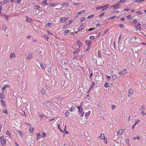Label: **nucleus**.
<instances>
[{"label":"nucleus","mask_w":146,"mask_h":146,"mask_svg":"<svg viewBox=\"0 0 146 146\" xmlns=\"http://www.w3.org/2000/svg\"><path fill=\"white\" fill-rule=\"evenodd\" d=\"M119 27L120 28H122L123 27H124V25L123 24H120L119 25Z\"/></svg>","instance_id":"nucleus-49"},{"label":"nucleus","mask_w":146,"mask_h":146,"mask_svg":"<svg viewBox=\"0 0 146 146\" xmlns=\"http://www.w3.org/2000/svg\"><path fill=\"white\" fill-rule=\"evenodd\" d=\"M39 116L41 118V120H42V118L43 117V115L42 114H39Z\"/></svg>","instance_id":"nucleus-52"},{"label":"nucleus","mask_w":146,"mask_h":146,"mask_svg":"<svg viewBox=\"0 0 146 146\" xmlns=\"http://www.w3.org/2000/svg\"><path fill=\"white\" fill-rule=\"evenodd\" d=\"M145 110V107H143V106H142V108H141L140 110V111L141 113H142V115H143L144 116H145L146 115V113H144V112Z\"/></svg>","instance_id":"nucleus-5"},{"label":"nucleus","mask_w":146,"mask_h":146,"mask_svg":"<svg viewBox=\"0 0 146 146\" xmlns=\"http://www.w3.org/2000/svg\"><path fill=\"white\" fill-rule=\"evenodd\" d=\"M141 0H135L134 1V2L135 3H137L138 2H141Z\"/></svg>","instance_id":"nucleus-45"},{"label":"nucleus","mask_w":146,"mask_h":146,"mask_svg":"<svg viewBox=\"0 0 146 146\" xmlns=\"http://www.w3.org/2000/svg\"><path fill=\"white\" fill-rule=\"evenodd\" d=\"M17 132L19 134L20 136L21 137L23 135V133L22 132L21 130H18Z\"/></svg>","instance_id":"nucleus-20"},{"label":"nucleus","mask_w":146,"mask_h":146,"mask_svg":"<svg viewBox=\"0 0 146 146\" xmlns=\"http://www.w3.org/2000/svg\"><path fill=\"white\" fill-rule=\"evenodd\" d=\"M118 49L119 50L122 51L124 48V44L122 43H120L118 44Z\"/></svg>","instance_id":"nucleus-3"},{"label":"nucleus","mask_w":146,"mask_h":146,"mask_svg":"<svg viewBox=\"0 0 146 146\" xmlns=\"http://www.w3.org/2000/svg\"><path fill=\"white\" fill-rule=\"evenodd\" d=\"M127 70L126 69H123L122 71H121L119 73V74L122 75L125 74L126 73Z\"/></svg>","instance_id":"nucleus-7"},{"label":"nucleus","mask_w":146,"mask_h":146,"mask_svg":"<svg viewBox=\"0 0 146 146\" xmlns=\"http://www.w3.org/2000/svg\"><path fill=\"white\" fill-rule=\"evenodd\" d=\"M26 21L28 22H32L33 20L31 19L30 18L28 17L27 16H26Z\"/></svg>","instance_id":"nucleus-14"},{"label":"nucleus","mask_w":146,"mask_h":146,"mask_svg":"<svg viewBox=\"0 0 146 146\" xmlns=\"http://www.w3.org/2000/svg\"><path fill=\"white\" fill-rule=\"evenodd\" d=\"M67 18L66 17H64L61 20L60 22L61 23H64L65 22V21L67 20Z\"/></svg>","instance_id":"nucleus-19"},{"label":"nucleus","mask_w":146,"mask_h":146,"mask_svg":"<svg viewBox=\"0 0 146 146\" xmlns=\"http://www.w3.org/2000/svg\"><path fill=\"white\" fill-rule=\"evenodd\" d=\"M33 128H30L29 131L30 132L32 133L33 131Z\"/></svg>","instance_id":"nucleus-54"},{"label":"nucleus","mask_w":146,"mask_h":146,"mask_svg":"<svg viewBox=\"0 0 146 146\" xmlns=\"http://www.w3.org/2000/svg\"><path fill=\"white\" fill-rule=\"evenodd\" d=\"M120 2H118V3H116V5H115V6L116 7H118L120 5Z\"/></svg>","instance_id":"nucleus-40"},{"label":"nucleus","mask_w":146,"mask_h":146,"mask_svg":"<svg viewBox=\"0 0 146 146\" xmlns=\"http://www.w3.org/2000/svg\"><path fill=\"white\" fill-rule=\"evenodd\" d=\"M40 66L42 69H45L46 66L45 64H44L43 63H41L40 64Z\"/></svg>","instance_id":"nucleus-17"},{"label":"nucleus","mask_w":146,"mask_h":146,"mask_svg":"<svg viewBox=\"0 0 146 146\" xmlns=\"http://www.w3.org/2000/svg\"><path fill=\"white\" fill-rule=\"evenodd\" d=\"M104 141V142L106 143H107V140L105 138H104V139H103Z\"/></svg>","instance_id":"nucleus-60"},{"label":"nucleus","mask_w":146,"mask_h":146,"mask_svg":"<svg viewBox=\"0 0 146 146\" xmlns=\"http://www.w3.org/2000/svg\"><path fill=\"white\" fill-rule=\"evenodd\" d=\"M141 25L139 23H138L137 24V25L135 26L134 27H135L136 31L139 32L141 31Z\"/></svg>","instance_id":"nucleus-2"},{"label":"nucleus","mask_w":146,"mask_h":146,"mask_svg":"<svg viewBox=\"0 0 146 146\" xmlns=\"http://www.w3.org/2000/svg\"><path fill=\"white\" fill-rule=\"evenodd\" d=\"M127 0H121L119 2H120H120L123 3L125 1H126Z\"/></svg>","instance_id":"nucleus-58"},{"label":"nucleus","mask_w":146,"mask_h":146,"mask_svg":"<svg viewBox=\"0 0 146 146\" xmlns=\"http://www.w3.org/2000/svg\"><path fill=\"white\" fill-rule=\"evenodd\" d=\"M89 38L90 39H93L94 38V37L93 36H90Z\"/></svg>","instance_id":"nucleus-55"},{"label":"nucleus","mask_w":146,"mask_h":146,"mask_svg":"<svg viewBox=\"0 0 146 146\" xmlns=\"http://www.w3.org/2000/svg\"><path fill=\"white\" fill-rule=\"evenodd\" d=\"M1 103L3 107H5L6 106V104H5L3 100H1Z\"/></svg>","instance_id":"nucleus-26"},{"label":"nucleus","mask_w":146,"mask_h":146,"mask_svg":"<svg viewBox=\"0 0 146 146\" xmlns=\"http://www.w3.org/2000/svg\"><path fill=\"white\" fill-rule=\"evenodd\" d=\"M86 25V24L84 23L82 24L81 25V27H82L85 26Z\"/></svg>","instance_id":"nucleus-64"},{"label":"nucleus","mask_w":146,"mask_h":146,"mask_svg":"<svg viewBox=\"0 0 146 146\" xmlns=\"http://www.w3.org/2000/svg\"><path fill=\"white\" fill-rule=\"evenodd\" d=\"M80 48H77L73 52V54L75 55V54L78 53L80 51Z\"/></svg>","instance_id":"nucleus-13"},{"label":"nucleus","mask_w":146,"mask_h":146,"mask_svg":"<svg viewBox=\"0 0 146 146\" xmlns=\"http://www.w3.org/2000/svg\"><path fill=\"white\" fill-rule=\"evenodd\" d=\"M76 45L78 46L79 48H80V47L82 46V44L80 40H78L76 42Z\"/></svg>","instance_id":"nucleus-6"},{"label":"nucleus","mask_w":146,"mask_h":146,"mask_svg":"<svg viewBox=\"0 0 146 146\" xmlns=\"http://www.w3.org/2000/svg\"><path fill=\"white\" fill-rule=\"evenodd\" d=\"M90 111L86 113L85 114V115L86 116H89L90 115Z\"/></svg>","instance_id":"nucleus-41"},{"label":"nucleus","mask_w":146,"mask_h":146,"mask_svg":"<svg viewBox=\"0 0 146 146\" xmlns=\"http://www.w3.org/2000/svg\"><path fill=\"white\" fill-rule=\"evenodd\" d=\"M94 84H95L94 82H93L91 86H90V90H90L93 89V88L94 87Z\"/></svg>","instance_id":"nucleus-22"},{"label":"nucleus","mask_w":146,"mask_h":146,"mask_svg":"<svg viewBox=\"0 0 146 146\" xmlns=\"http://www.w3.org/2000/svg\"><path fill=\"white\" fill-rule=\"evenodd\" d=\"M124 130L125 129H122L121 130H119L117 133V135H119L121 134L124 131Z\"/></svg>","instance_id":"nucleus-11"},{"label":"nucleus","mask_w":146,"mask_h":146,"mask_svg":"<svg viewBox=\"0 0 146 146\" xmlns=\"http://www.w3.org/2000/svg\"><path fill=\"white\" fill-rule=\"evenodd\" d=\"M140 121V120H137L136 121L135 124L132 127V128H134V127L136 125V124L139 122Z\"/></svg>","instance_id":"nucleus-25"},{"label":"nucleus","mask_w":146,"mask_h":146,"mask_svg":"<svg viewBox=\"0 0 146 146\" xmlns=\"http://www.w3.org/2000/svg\"><path fill=\"white\" fill-rule=\"evenodd\" d=\"M129 93L131 94L133 93V91L131 89H129Z\"/></svg>","instance_id":"nucleus-36"},{"label":"nucleus","mask_w":146,"mask_h":146,"mask_svg":"<svg viewBox=\"0 0 146 146\" xmlns=\"http://www.w3.org/2000/svg\"><path fill=\"white\" fill-rule=\"evenodd\" d=\"M137 21L136 19H135L133 21V22L134 24H136L137 23Z\"/></svg>","instance_id":"nucleus-48"},{"label":"nucleus","mask_w":146,"mask_h":146,"mask_svg":"<svg viewBox=\"0 0 146 146\" xmlns=\"http://www.w3.org/2000/svg\"><path fill=\"white\" fill-rule=\"evenodd\" d=\"M44 37L47 40L49 38V37L47 36H44Z\"/></svg>","instance_id":"nucleus-63"},{"label":"nucleus","mask_w":146,"mask_h":146,"mask_svg":"<svg viewBox=\"0 0 146 146\" xmlns=\"http://www.w3.org/2000/svg\"><path fill=\"white\" fill-rule=\"evenodd\" d=\"M84 113V111H82V112H80L79 114L80 116L82 117L83 116Z\"/></svg>","instance_id":"nucleus-34"},{"label":"nucleus","mask_w":146,"mask_h":146,"mask_svg":"<svg viewBox=\"0 0 146 146\" xmlns=\"http://www.w3.org/2000/svg\"><path fill=\"white\" fill-rule=\"evenodd\" d=\"M0 140L1 141V144H5L6 143V141L4 137L3 136H2L0 137Z\"/></svg>","instance_id":"nucleus-4"},{"label":"nucleus","mask_w":146,"mask_h":146,"mask_svg":"<svg viewBox=\"0 0 146 146\" xmlns=\"http://www.w3.org/2000/svg\"><path fill=\"white\" fill-rule=\"evenodd\" d=\"M9 1V0H4V2L6 3H7Z\"/></svg>","instance_id":"nucleus-53"},{"label":"nucleus","mask_w":146,"mask_h":146,"mask_svg":"<svg viewBox=\"0 0 146 146\" xmlns=\"http://www.w3.org/2000/svg\"><path fill=\"white\" fill-rule=\"evenodd\" d=\"M115 106L114 105H112L111 106L112 109L113 110H114L115 109Z\"/></svg>","instance_id":"nucleus-61"},{"label":"nucleus","mask_w":146,"mask_h":146,"mask_svg":"<svg viewBox=\"0 0 146 146\" xmlns=\"http://www.w3.org/2000/svg\"><path fill=\"white\" fill-rule=\"evenodd\" d=\"M85 42L86 44L88 47L91 44L92 42L91 41L86 40Z\"/></svg>","instance_id":"nucleus-12"},{"label":"nucleus","mask_w":146,"mask_h":146,"mask_svg":"<svg viewBox=\"0 0 146 146\" xmlns=\"http://www.w3.org/2000/svg\"><path fill=\"white\" fill-rule=\"evenodd\" d=\"M9 86L8 85H6L2 88V91L3 93L4 92L5 88L7 87H9Z\"/></svg>","instance_id":"nucleus-10"},{"label":"nucleus","mask_w":146,"mask_h":146,"mask_svg":"<svg viewBox=\"0 0 146 146\" xmlns=\"http://www.w3.org/2000/svg\"><path fill=\"white\" fill-rule=\"evenodd\" d=\"M15 57V54L14 53H12L10 55V58H12Z\"/></svg>","instance_id":"nucleus-27"},{"label":"nucleus","mask_w":146,"mask_h":146,"mask_svg":"<svg viewBox=\"0 0 146 146\" xmlns=\"http://www.w3.org/2000/svg\"><path fill=\"white\" fill-rule=\"evenodd\" d=\"M46 134L42 132V134L41 135L42 137H44L46 136Z\"/></svg>","instance_id":"nucleus-37"},{"label":"nucleus","mask_w":146,"mask_h":146,"mask_svg":"<svg viewBox=\"0 0 146 146\" xmlns=\"http://www.w3.org/2000/svg\"><path fill=\"white\" fill-rule=\"evenodd\" d=\"M47 0H44L43 1L42 3L44 5H48V3L46 2Z\"/></svg>","instance_id":"nucleus-30"},{"label":"nucleus","mask_w":146,"mask_h":146,"mask_svg":"<svg viewBox=\"0 0 146 146\" xmlns=\"http://www.w3.org/2000/svg\"><path fill=\"white\" fill-rule=\"evenodd\" d=\"M105 137L104 136V134L102 133L101 135L98 138V139H103L104 138H105Z\"/></svg>","instance_id":"nucleus-16"},{"label":"nucleus","mask_w":146,"mask_h":146,"mask_svg":"<svg viewBox=\"0 0 146 146\" xmlns=\"http://www.w3.org/2000/svg\"><path fill=\"white\" fill-rule=\"evenodd\" d=\"M143 11H144V10H142V11H137L136 12V13L138 14H139L140 15H141V14H142L143 13Z\"/></svg>","instance_id":"nucleus-18"},{"label":"nucleus","mask_w":146,"mask_h":146,"mask_svg":"<svg viewBox=\"0 0 146 146\" xmlns=\"http://www.w3.org/2000/svg\"><path fill=\"white\" fill-rule=\"evenodd\" d=\"M37 140H38L41 137V135L39 133H37Z\"/></svg>","instance_id":"nucleus-21"},{"label":"nucleus","mask_w":146,"mask_h":146,"mask_svg":"<svg viewBox=\"0 0 146 146\" xmlns=\"http://www.w3.org/2000/svg\"><path fill=\"white\" fill-rule=\"evenodd\" d=\"M107 77L108 80H110L111 79V77L107 75Z\"/></svg>","instance_id":"nucleus-62"},{"label":"nucleus","mask_w":146,"mask_h":146,"mask_svg":"<svg viewBox=\"0 0 146 146\" xmlns=\"http://www.w3.org/2000/svg\"><path fill=\"white\" fill-rule=\"evenodd\" d=\"M84 11H85L84 10L81 11H79L78 13V15L82 14L84 12Z\"/></svg>","instance_id":"nucleus-32"},{"label":"nucleus","mask_w":146,"mask_h":146,"mask_svg":"<svg viewBox=\"0 0 146 146\" xmlns=\"http://www.w3.org/2000/svg\"><path fill=\"white\" fill-rule=\"evenodd\" d=\"M49 5L50 6V7H52L53 6H54L55 5V3H53L52 4H51V3H50Z\"/></svg>","instance_id":"nucleus-46"},{"label":"nucleus","mask_w":146,"mask_h":146,"mask_svg":"<svg viewBox=\"0 0 146 146\" xmlns=\"http://www.w3.org/2000/svg\"><path fill=\"white\" fill-rule=\"evenodd\" d=\"M112 78H113V79L115 80L117 78V76L115 74H113L112 76Z\"/></svg>","instance_id":"nucleus-33"},{"label":"nucleus","mask_w":146,"mask_h":146,"mask_svg":"<svg viewBox=\"0 0 146 146\" xmlns=\"http://www.w3.org/2000/svg\"><path fill=\"white\" fill-rule=\"evenodd\" d=\"M109 6V4H106V5L102 6L100 7H96V9L97 10H100L102 9H103L101 10V11H102L105 10L107 9L108 8Z\"/></svg>","instance_id":"nucleus-1"},{"label":"nucleus","mask_w":146,"mask_h":146,"mask_svg":"<svg viewBox=\"0 0 146 146\" xmlns=\"http://www.w3.org/2000/svg\"><path fill=\"white\" fill-rule=\"evenodd\" d=\"M61 5L63 6L65 5L66 7H67L69 5V3H67L64 2L62 3Z\"/></svg>","instance_id":"nucleus-24"},{"label":"nucleus","mask_w":146,"mask_h":146,"mask_svg":"<svg viewBox=\"0 0 146 146\" xmlns=\"http://www.w3.org/2000/svg\"><path fill=\"white\" fill-rule=\"evenodd\" d=\"M4 17L5 19V20H8V16H7L6 15H4Z\"/></svg>","instance_id":"nucleus-51"},{"label":"nucleus","mask_w":146,"mask_h":146,"mask_svg":"<svg viewBox=\"0 0 146 146\" xmlns=\"http://www.w3.org/2000/svg\"><path fill=\"white\" fill-rule=\"evenodd\" d=\"M94 15H90L87 18H92V17L94 16Z\"/></svg>","instance_id":"nucleus-59"},{"label":"nucleus","mask_w":146,"mask_h":146,"mask_svg":"<svg viewBox=\"0 0 146 146\" xmlns=\"http://www.w3.org/2000/svg\"><path fill=\"white\" fill-rule=\"evenodd\" d=\"M21 1V0H17L15 2L17 4H18L19 3V2H20Z\"/></svg>","instance_id":"nucleus-57"},{"label":"nucleus","mask_w":146,"mask_h":146,"mask_svg":"<svg viewBox=\"0 0 146 146\" xmlns=\"http://www.w3.org/2000/svg\"><path fill=\"white\" fill-rule=\"evenodd\" d=\"M6 134L7 135H9V136H10V135H11L10 133H9V132L7 130V131H6Z\"/></svg>","instance_id":"nucleus-42"},{"label":"nucleus","mask_w":146,"mask_h":146,"mask_svg":"<svg viewBox=\"0 0 146 146\" xmlns=\"http://www.w3.org/2000/svg\"><path fill=\"white\" fill-rule=\"evenodd\" d=\"M69 32V30H66L64 31V35H66V34L68 33Z\"/></svg>","instance_id":"nucleus-35"},{"label":"nucleus","mask_w":146,"mask_h":146,"mask_svg":"<svg viewBox=\"0 0 146 146\" xmlns=\"http://www.w3.org/2000/svg\"><path fill=\"white\" fill-rule=\"evenodd\" d=\"M51 25V24L50 23H48L46 25V27H50Z\"/></svg>","instance_id":"nucleus-44"},{"label":"nucleus","mask_w":146,"mask_h":146,"mask_svg":"<svg viewBox=\"0 0 146 146\" xmlns=\"http://www.w3.org/2000/svg\"><path fill=\"white\" fill-rule=\"evenodd\" d=\"M104 86L106 88H108L109 86V85L108 83L106 82L104 84Z\"/></svg>","instance_id":"nucleus-38"},{"label":"nucleus","mask_w":146,"mask_h":146,"mask_svg":"<svg viewBox=\"0 0 146 146\" xmlns=\"http://www.w3.org/2000/svg\"><path fill=\"white\" fill-rule=\"evenodd\" d=\"M74 107L73 106H72L71 108L70 109V111H74Z\"/></svg>","instance_id":"nucleus-39"},{"label":"nucleus","mask_w":146,"mask_h":146,"mask_svg":"<svg viewBox=\"0 0 146 146\" xmlns=\"http://www.w3.org/2000/svg\"><path fill=\"white\" fill-rule=\"evenodd\" d=\"M105 12H104V13H101L99 16L100 17H102V16H103L105 14Z\"/></svg>","instance_id":"nucleus-50"},{"label":"nucleus","mask_w":146,"mask_h":146,"mask_svg":"<svg viewBox=\"0 0 146 146\" xmlns=\"http://www.w3.org/2000/svg\"><path fill=\"white\" fill-rule=\"evenodd\" d=\"M33 58L32 54L31 53L29 54L27 57V58L28 60H30Z\"/></svg>","instance_id":"nucleus-9"},{"label":"nucleus","mask_w":146,"mask_h":146,"mask_svg":"<svg viewBox=\"0 0 146 146\" xmlns=\"http://www.w3.org/2000/svg\"><path fill=\"white\" fill-rule=\"evenodd\" d=\"M36 8L38 10L40 8V6L39 5H36Z\"/></svg>","instance_id":"nucleus-56"},{"label":"nucleus","mask_w":146,"mask_h":146,"mask_svg":"<svg viewBox=\"0 0 146 146\" xmlns=\"http://www.w3.org/2000/svg\"><path fill=\"white\" fill-rule=\"evenodd\" d=\"M111 8H114V9H118L119 8V7H116L115 6V5H112L111 6Z\"/></svg>","instance_id":"nucleus-31"},{"label":"nucleus","mask_w":146,"mask_h":146,"mask_svg":"<svg viewBox=\"0 0 146 146\" xmlns=\"http://www.w3.org/2000/svg\"><path fill=\"white\" fill-rule=\"evenodd\" d=\"M62 84L63 85V87H64V89H66L67 88L68 86V84H66V81L65 82H62Z\"/></svg>","instance_id":"nucleus-8"},{"label":"nucleus","mask_w":146,"mask_h":146,"mask_svg":"<svg viewBox=\"0 0 146 146\" xmlns=\"http://www.w3.org/2000/svg\"><path fill=\"white\" fill-rule=\"evenodd\" d=\"M42 94H45L46 93V90L44 88H42L40 90Z\"/></svg>","instance_id":"nucleus-15"},{"label":"nucleus","mask_w":146,"mask_h":146,"mask_svg":"<svg viewBox=\"0 0 146 146\" xmlns=\"http://www.w3.org/2000/svg\"><path fill=\"white\" fill-rule=\"evenodd\" d=\"M78 109L79 111V112H82L83 111V109L81 108V106H78Z\"/></svg>","instance_id":"nucleus-23"},{"label":"nucleus","mask_w":146,"mask_h":146,"mask_svg":"<svg viewBox=\"0 0 146 146\" xmlns=\"http://www.w3.org/2000/svg\"><path fill=\"white\" fill-rule=\"evenodd\" d=\"M0 98L2 99H4V95L3 94L1 93L0 94Z\"/></svg>","instance_id":"nucleus-29"},{"label":"nucleus","mask_w":146,"mask_h":146,"mask_svg":"<svg viewBox=\"0 0 146 146\" xmlns=\"http://www.w3.org/2000/svg\"><path fill=\"white\" fill-rule=\"evenodd\" d=\"M3 112L6 114H7L8 113L7 111V110L5 109L3 111Z\"/></svg>","instance_id":"nucleus-47"},{"label":"nucleus","mask_w":146,"mask_h":146,"mask_svg":"<svg viewBox=\"0 0 146 146\" xmlns=\"http://www.w3.org/2000/svg\"><path fill=\"white\" fill-rule=\"evenodd\" d=\"M62 129H64L63 132H64L65 131V133L67 134L68 133V132L67 131H66V130L65 131V129H66V128H62Z\"/></svg>","instance_id":"nucleus-43"},{"label":"nucleus","mask_w":146,"mask_h":146,"mask_svg":"<svg viewBox=\"0 0 146 146\" xmlns=\"http://www.w3.org/2000/svg\"><path fill=\"white\" fill-rule=\"evenodd\" d=\"M66 116V117L67 118L69 117V112H65Z\"/></svg>","instance_id":"nucleus-28"}]
</instances>
